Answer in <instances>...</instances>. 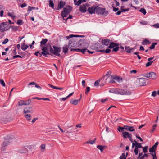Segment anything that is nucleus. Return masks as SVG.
Returning <instances> with one entry per match:
<instances>
[{
  "instance_id": "nucleus-10",
  "label": "nucleus",
  "mask_w": 159,
  "mask_h": 159,
  "mask_svg": "<svg viewBox=\"0 0 159 159\" xmlns=\"http://www.w3.org/2000/svg\"><path fill=\"white\" fill-rule=\"evenodd\" d=\"M158 144V142H156L154 145H153L152 147L150 148L149 149V152L151 153H155V152L156 149L157 148Z\"/></svg>"
},
{
  "instance_id": "nucleus-61",
  "label": "nucleus",
  "mask_w": 159,
  "mask_h": 159,
  "mask_svg": "<svg viewBox=\"0 0 159 159\" xmlns=\"http://www.w3.org/2000/svg\"><path fill=\"white\" fill-rule=\"evenodd\" d=\"M49 86L51 88H52L53 89H57V87L53 86L51 84H49Z\"/></svg>"
},
{
  "instance_id": "nucleus-37",
  "label": "nucleus",
  "mask_w": 159,
  "mask_h": 159,
  "mask_svg": "<svg viewBox=\"0 0 159 159\" xmlns=\"http://www.w3.org/2000/svg\"><path fill=\"white\" fill-rule=\"evenodd\" d=\"M98 51L102 52H105L107 53H108L111 52V50L109 49H107L105 51L104 50H99Z\"/></svg>"
},
{
  "instance_id": "nucleus-15",
  "label": "nucleus",
  "mask_w": 159,
  "mask_h": 159,
  "mask_svg": "<svg viewBox=\"0 0 159 159\" xmlns=\"http://www.w3.org/2000/svg\"><path fill=\"white\" fill-rule=\"evenodd\" d=\"M111 42V40L108 39H105L102 41V44L106 46H108L110 44Z\"/></svg>"
},
{
  "instance_id": "nucleus-25",
  "label": "nucleus",
  "mask_w": 159,
  "mask_h": 159,
  "mask_svg": "<svg viewBox=\"0 0 159 159\" xmlns=\"http://www.w3.org/2000/svg\"><path fill=\"white\" fill-rule=\"evenodd\" d=\"M117 46L118 45L117 44L113 42H111L110 44V45L108 47V48H112Z\"/></svg>"
},
{
  "instance_id": "nucleus-28",
  "label": "nucleus",
  "mask_w": 159,
  "mask_h": 159,
  "mask_svg": "<svg viewBox=\"0 0 159 159\" xmlns=\"http://www.w3.org/2000/svg\"><path fill=\"white\" fill-rule=\"evenodd\" d=\"M150 43V42L148 39H145L142 43V45H146L147 44H149Z\"/></svg>"
},
{
  "instance_id": "nucleus-46",
  "label": "nucleus",
  "mask_w": 159,
  "mask_h": 159,
  "mask_svg": "<svg viewBox=\"0 0 159 159\" xmlns=\"http://www.w3.org/2000/svg\"><path fill=\"white\" fill-rule=\"evenodd\" d=\"M8 15L11 17L13 19H14L16 17V16L14 14V13H11L9 12L7 14Z\"/></svg>"
},
{
  "instance_id": "nucleus-62",
  "label": "nucleus",
  "mask_w": 159,
  "mask_h": 159,
  "mask_svg": "<svg viewBox=\"0 0 159 159\" xmlns=\"http://www.w3.org/2000/svg\"><path fill=\"white\" fill-rule=\"evenodd\" d=\"M17 57L22 58V57L19 55H16L13 56V58L15 59Z\"/></svg>"
},
{
  "instance_id": "nucleus-33",
  "label": "nucleus",
  "mask_w": 159,
  "mask_h": 159,
  "mask_svg": "<svg viewBox=\"0 0 159 159\" xmlns=\"http://www.w3.org/2000/svg\"><path fill=\"white\" fill-rule=\"evenodd\" d=\"M115 80L119 83L122 82V79L121 78L116 76H115Z\"/></svg>"
},
{
  "instance_id": "nucleus-1",
  "label": "nucleus",
  "mask_w": 159,
  "mask_h": 159,
  "mask_svg": "<svg viewBox=\"0 0 159 159\" xmlns=\"http://www.w3.org/2000/svg\"><path fill=\"white\" fill-rule=\"evenodd\" d=\"M96 13L98 15H102L103 16H106L108 14V12L104 8H101L98 7H96Z\"/></svg>"
},
{
  "instance_id": "nucleus-12",
  "label": "nucleus",
  "mask_w": 159,
  "mask_h": 159,
  "mask_svg": "<svg viewBox=\"0 0 159 159\" xmlns=\"http://www.w3.org/2000/svg\"><path fill=\"white\" fill-rule=\"evenodd\" d=\"M96 7L95 6H92L88 8L87 11L90 14H92L96 12Z\"/></svg>"
},
{
  "instance_id": "nucleus-55",
  "label": "nucleus",
  "mask_w": 159,
  "mask_h": 159,
  "mask_svg": "<svg viewBox=\"0 0 159 159\" xmlns=\"http://www.w3.org/2000/svg\"><path fill=\"white\" fill-rule=\"evenodd\" d=\"M31 100L30 99H29L27 101H26L25 102V105H28L30 104V103L31 102Z\"/></svg>"
},
{
  "instance_id": "nucleus-24",
  "label": "nucleus",
  "mask_w": 159,
  "mask_h": 159,
  "mask_svg": "<svg viewBox=\"0 0 159 159\" xmlns=\"http://www.w3.org/2000/svg\"><path fill=\"white\" fill-rule=\"evenodd\" d=\"M19 152L22 153H25L28 152V150L25 147L19 150Z\"/></svg>"
},
{
  "instance_id": "nucleus-50",
  "label": "nucleus",
  "mask_w": 159,
  "mask_h": 159,
  "mask_svg": "<svg viewBox=\"0 0 159 159\" xmlns=\"http://www.w3.org/2000/svg\"><path fill=\"white\" fill-rule=\"evenodd\" d=\"M35 9V7H31V6H29L28 7V11H30L32 10H33Z\"/></svg>"
},
{
  "instance_id": "nucleus-40",
  "label": "nucleus",
  "mask_w": 159,
  "mask_h": 159,
  "mask_svg": "<svg viewBox=\"0 0 159 159\" xmlns=\"http://www.w3.org/2000/svg\"><path fill=\"white\" fill-rule=\"evenodd\" d=\"M102 79L103 78H102L96 81L94 84V85L96 86H98L99 85V82H100V80Z\"/></svg>"
},
{
  "instance_id": "nucleus-58",
  "label": "nucleus",
  "mask_w": 159,
  "mask_h": 159,
  "mask_svg": "<svg viewBox=\"0 0 159 159\" xmlns=\"http://www.w3.org/2000/svg\"><path fill=\"white\" fill-rule=\"evenodd\" d=\"M115 48H114L113 50L112 51L113 52H117L118 51L119 49V47L117 46H116V47H115Z\"/></svg>"
},
{
  "instance_id": "nucleus-41",
  "label": "nucleus",
  "mask_w": 159,
  "mask_h": 159,
  "mask_svg": "<svg viewBox=\"0 0 159 159\" xmlns=\"http://www.w3.org/2000/svg\"><path fill=\"white\" fill-rule=\"evenodd\" d=\"M139 11L142 13L144 15H145L146 13V10L144 8H142Z\"/></svg>"
},
{
  "instance_id": "nucleus-49",
  "label": "nucleus",
  "mask_w": 159,
  "mask_h": 159,
  "mask_svg": "<svg viewBox=\"0 0 159 159\" xmlns=\"http://www.w3.org/2000/svg\"><path fill=\"white\" fill-rule=\"evenodd\" d=\"M153 61H149V62L147 63L145 65L146 67H148L149 66H150L153 63Z\"/></svg>"
},
{
  "instance_id": "nucleus-7",
  "label": "nucleus",
  "mask_w": 159,
  "mask_h": 159,
  "mask_svg": "<svg viewBox=\"0 0 159 159\" xmlns=\"http://www.w3.org/2000/svg\"><path fill=\"white\" fill-rule=\"evenodd\" d=\"M145 77L150 79H155L157 78V75L154 72H151L146 74Z\"/></svg>"
},
{
  "instance_id": "nucleus-54",
  "label": "nucleus",
  "mask_w": 159,
  "mask_h": 159,
  "mask_svg": "<svg viewBox=\"0 0 159 159\" xmlns=\"http://www.w3.org/2000/svg\"><path fill=\"white\" fill-rule=\"evenodd\" d=\"M23 21L22 20H17V23L18 25H22L23 24Z\"/></svg>"
},
{
  "instance_id": "nucleus-14",
  "label": "nucleus",
  "mask_w": 159,
  "mask_h": 159,
  "mask_svg": "<svg viewBox=\"0 0 159 159\" xmlns=\"http://www.w3.org/2000/svg\"><path fill=\"white\" fill-rule=\"evenodd\" d=\"M5 140H6L10 142L11 141L15 139V137L11 135H8L4 137Z\"/></svg>"
},
{
  "instance_id": "nucleus-53",
  "label": "nucleus",
  "mask_w": 159,
  "mask_h": 159,
  "mask_svg": "<svg viewBox=\"0 0 159 159\" xmlns=\"http://www.w3.org/2000/svg\"><path fill=\"white\" fill-rule=\"evenodd\" d=\"M123 7H121V10L122 12L128 11H129V8L125 9H123Z\"/></svg>"
},
{
  "instance_id": "nucleus-43",
  "label": "nucleus",
  "mask_w": 159,
  "mask_h": 159,
  "mask_svg": "<svg viewBox=\"0 0 159 159\" xmlns=\"http://www.w3.org/2000/svg\"><path fill=\"white\" fill-rule=\"evenodd\" d=\"M157 44V43H152V45L149 47V48L151 49H153L155 48V46Z\"/></svg>"
},
{
  "instance_id": "nucleus-35",
  "label": "nucleus",
  "mask_w": 159,
  "mask_h": 159,
  "mask_svg": "<svg viewBox=\"0 0 159 159\" xmlns=\"http://www.w3.org/2000/svg\"><path fill=\"white\" fill-rule=\"evenodd\" d=\"M72 39H71L70 40L69 42V44L68 45V47L69 48H71L73 46V42L72 40Z\"/></svg>"
},
{
  "instance_id": "nucleus-64",
  "label": "nucleus",
  "mask_w": 159,
  "mask_h": 159,
  "mask_svg": "<svg viewBox=\"0 0 159 159\" xmlns=\"http://www.w3.org/2000/svg\"><path fill=\"white\" fill-rule=\"evenodd\" d=\"M140 24L143 25H146L147 24V23L146 21H142L140 22Z\"/></svg>"
},
{
  "instance_id": "nucleus-45",
  "label": "nucleus",
  "mask_w": 159,
  "mask_h": 159,
  "mask_svg": "<svg viewBox=\"0 0 159 159\" xmlns=\"http://www.w3.org/2000/svg\"><path fill=\"white\" fill-rule=\"evenodd\" d=\"M45 146L46 145L44 144H43L41 145V146H40V148L42 150V151L43 152L44 151L45 149Z\"/></svg>"
},
{
  "instance_id": "nucleus-16",
  "label": "nucleus",
  "mask_w": 159,
  "mask_h": 159,
  "mask_svg": "<svg viewBox=\"0 0 159 159\" xmlns=\"http://www.w3.org/2000/svg\"><path fill=\"white\" fill-rule=\"evenodd\" d=\"M87 6V5L86 4H84L83 5L81 6L80 7V11L83 13L85 12L87 10L86 7Z\"/></svg>"
},
{
  "instance_id": "nucleus-17",
  "label": "nucleus",
  "mask_w": 159,
  "mask_h": 159,
  "mask_svg": "<svg viewBox=\"0 0 159 159\" xmlns=\"http://www.w3.org/2000/svg\"><path fill=\"white\" fill-rule=\"evenodd\" d=\"M65 5V3L62 0H61L60 1L59 3L58 4V7L57 9V10H59V9L62 8L64 7Z\"/></svg>"
},
{
  "instance_id": "nucleus-60",
  "label": "nucleus",
  "mask_w": 159,
  "mask_h": 159,
  "mask_svg": "<svg viewBox=\"0 0 159 159\" xmlns=\"http://www.w3.org/2000/svg\"><path fill=\"white\" fill-rule=\"evenodd\" d=\"M72 15H69V16L68 17H67L66 19V20H65V21H64V23H66V21L68 19H72Z\"/></svg>"
},
{
  "instance_id": "nucleus-29",
  "label": "nucleus",
  "mask_w": 159,
  "mask_h": 159,
  "mask_svg": "<svg viewBox=\"0 0 159 159\" xmlns=\"http://www.w3.org/2000/svg\"><path fill=\"white\" fill-rule=\"evenodd\" d=\"M29 46L28 45L25 44L24 43L21 44V48L23 51L25 50Z\"/></svg>"
},
{
  "instance_id": "nucleus-52",
  "label": "nucleus",
  "mask_w": 159,
  "mask_h": 159,
  "mask_svg": "<svg viewBox=\"0 0 159 159\" xmlns=\"http://www.w3.org/2000/svg\"><path fill=\"white\" fill-rule=\"evenodd\" d=\"M111 71H108L107 73H106V74L104 75H103L102 77V78H104L105 76H108V75H110L111 74Z\"/></svg>"
},
{
  "instance_id": "nucleus-57",
  "label": "nucleus",
  "mask_w": 159,
  "mask_h": 159,
  "mask_svg": "<svg viewBox=\"0 0 159 159\" xmlns=\"http://www.w3.org/2000/svg\"><path fill=\"white\" fill-rule=\"evenodd\" d=\"M90 88L89 87H87L86 89V91L85 92L86 94H87L90 91Z\"/></svg>"
},
{
  "instance_id": "nucleus-36",
  "label": "nucleus",
  "mask_w": 159,
  "mask_h": 159,
  "mask_svg": "<svg viewBox=\"0 0 159 159\" xmlns=\"http://www.w3.org/2000/svg\"><path fill=\"white\" fill-rule=\"evenodd\" d=\"M63 48V52L66 53L68 51V48L67 45H65L62 48Z\"/></svg>"
},
{
  "instance_id": "nucleus-32",
  "label": "nucleus",
  "mask_w": 159,
  "mask_h": 159,
  "mask_svg": "<svg viewBox=\"0 0 159 159\" xmlns=\"http://www.w3.org/2000/svg\"><path fill=\"white\" fill-rule=\"evenodd\" d=\"M74 0L75 2V5H77L78 6L80 5V4H81L82 2H85V0H79L76 3H75V2L76 1V0Z\"/></svg>"
},
{
  "instance_id": "nucleus-22",
  "label": "nucleus",
  "mask_w": 159,
  "mask_h": 159,
  "mask_svg": "<svg viewBox=\"0 0 159 159\" xmlns=\"http://www.w3.org/2000/svg\"><path fill=\"white\" fill-rule=\"evenodd\" d=\"M31 108L30 107L25 108L23 111L24 113L26 114L27 113H31V111L30 110Z\"/></svg>"
},
{
  "instance_id": "nucleus-51",
  "label": "nucleus",
  "mask_w": 159,
  "mask_h": 159,
  "mask_svg": "<svg viewBox=\"0 0 159 159\" xmlns=\"http://www.w3.org/2000/svg\"><path fill=\"white\" fill-rule=\"evenodd\" d=\"M157 94V92L156 91H153L152 92V96L153 97H155L156 96Z\"/></svg>"
},
{
  "instance_id": "nucleus-2",
  "label": "nucleus",
  "mask_w": 159,
  "mask_h": 159,
  "mask_svg": "<svg viewBox=\"0 0 159 159\" xmlns=\"http://www.w3.org/2000/svg\"><path fill=\"white\" fill-rule=\"evenodd\" d=\"M72 8L70 6H67L66 7L64 8L63 11H62L61 13V15L64 20H65V17H66L70 13L72 10Z\"/></svg>"
},
{
  "instance_id": "nucleus-6",
  "label": "nucleus",
  "mask_w": 159,
  "mask_h": 159,
  "mask_svg": "<svg viewBox=\"0 0 159 159\" xmlns=\"http://www.w3.org/2000/svg\"><path fill=\"white\" fill-rule=\"evenodd\" d=\"M0 28L1 31L3 32L8 30L10 29V27L7 22H4L1 24Z\"/></svg>"
},
{
  "instance_id": "nucleus-9",
  "label": "nucleus",
  "mask_w": 159,
  "mask_h": 159,
  "mask_svg": "<svg viewBox=\"0 0 159 159\" xmlns=\"http://www.w3.org/2000/svg\"><path fill=\"white\" fill-rule=\"evenodd\" d=\"M125 129L127 131H129V126L125 125L123 127H121L120 126H118L117 128L118 130L120 132L122 131H125L124 130Z\"/></svg>"
},
{
  "instance_id": "nucleus-11",
  "label": "nucleus",
  "mask_w": 159,
  "mask_h": 159,
  "mask_svg": "<svg viewBox=\"0 0 159 159\" xmlns=\"http://www.w3.org/2000/svg\"><path fill=\"white\" fill-rule=\"evenodd\" d=\"M115 78V76L110 75L107 77L105 80H108V82L110 83H114L115 81L114 80Z\"/></svg>"
},
{
  "instance_id": "nucleus-21",
  "label": "nucleus",
  "mask_w": 159,
  "mask_h": 159,
  "mask_svg": "<svg viewBox=\"0 0 159 159\" xmlns=\"http://www.w3.org/2000/svg\"><path fill=\"white\" fill-rule=\"evenodd\" d=\"M128 155V153L127 152H125L124 153H122L121 156L120 157V159H126Z\"/></svg>"
},
{
  "instance_id": "nucleus-4",
  "label": "nucleus",
  "mask_w": 159,
  "mask_h": 159,
  "mask_svg": "<svg viewBox=\"0 0 159 159\" xmlns=\"http://www.w3.org/2000/svg\"><path fill=\"white\" fill-rule=\"evenodd\" d=\"M135 143H132V147H134L135 146V149L134 150V152L135 153L136 155H137L138 154L139 152V148H142L143 147L141 145V144L139 143H138L136 141H135Z\"/></svg>"
},
{
  "instance_id": "nucleus-3",
  "label": "nucleus",
  "mask_w": 159,
  "mask_h": 159,
  "mask_svg": "<svg viewBox=\"0 0 159 159\" xmlns=\"http://www.w3.org/2000/svg\"><path fill=\"white\" fill-rule=\"evenodd\" d=\"M49 51L51 53L56 56H60L59 52L61 51V48L57 46L50 47Z\"/></svg>"
},
{
  "instance_id": "nucleus-19",
  "label": "nucleus",
  "mask_w": 159,
  "mask_h": 159,
  "mask_svg": "<svg viewBox=\"0 0 159 159\" xmlns=\"http://www.w3.org/2000/svg\"><path fill=\"white\" fill-rule=\"evenodd\" d=\"M80 99L78 100L72 99L70 101V103L74 105H76L78 104Z\"/></svg>"
},
{
  "instance_id": "nucleus-26",
  "label": "nucleus",
  "mask_w": 159,
  "mask_h": 159,
  "mask_svg": "<svg viewBox=\"0 0 159 159\" xmlns=\"http://www.w3.org/2000/svg\"><path fill=\"white\" fill-rule=\"evenodd\" d=\"M48 40L46 39H43L42 41L40 42V44H41V47H43V45H44L45 43H46L48 41Z\"/></svg>"
},
{
  "instance_id": "nucleus-47",
  "label": "nucleus",
  "mask_w": 159,
  "mask_h": 159,
  "mask_svg": "<svg viewBox=\"0 0 159 159\" xmlns=\"http://www.w3.org/2000/svg\"><path fill=\"white\" fill-rule=\"evenodd\" d=\"M0 83L2 85L3 87H5V84L4 81V80L2 79H0Z\"/></svg>"
},
{
  "instance_id": "nucleus-59",
  "label": "nucleus",
  "mask_w": 159,
  "mask_h": 159,
  "mask_svg": "<svg viewBox=\"0 0 159 159\" xmlns=\"http://www.w3.org/2000/svg\"><path fill=\"white\" fill-rule=\"evenodd\" d=\"M137 72V71L136 70H133L130 71V73L132 74H136Z\"/></svg>"
},
{
  "instance_id": "nucleus-13",
  "label": "nucleus",
  "mask_w": 159,
  "mask_h": 159,
  "mask_svg": "<svg viewBox=\"0 0 159 159\" xmlns=\"http://www.w3.org/2000/svg\"><path fill=\"white\" fill-rule=\"evenodd\" d=\"M43 48L42 50L43 51L42 52V53L45 57H47V55L49 54V52L47 47H42Z\"/></svg>"
},
{
  "instance_id": "nucleus-23",
  "label": "nucleus",
  "mask_w": 159,
  "mask_h": 159,
  "mask_svg": "<svg viewBox=\"0 0 159 159\" xmlns=\"http://www.w3.org/2000/svg\"><path fill=\"white\" fill-rule=\"evenodd\" d=\"M123 136L125 139L129 138V133L126 131H122Z\"/></svg>"
},
{
  "instance_id": "nucleus-56",
  "label": "nucleus",
  "mask_w": 159,
  "mask_h": 159,
  "mask_svg": "<svg viewBox=\"0 0 159 159\" xmlns=\"http://www.w3.org/2000/svg\"><path fill=\"white\" fill-rule=\"evenodd\" d=\"M8 39H5L2 42V44H6L8 42Z\"/></svg>"
},
{
  "instance_id": "nucleus-63",
  "label": "nucleus",
  "mask_w": 159,
  "mask_h": 159,
  "mask_svg": "<svg viewBox=\"0 0 159 159\" xmlns=\"http://www.w3.org/2000/svg\"><path fill=\"white\" fill-rule=\"evenodd\" d=\"M135 131L133 127L130 126V132H134Z\"/></svg>"
},
{
  "instance_id": "nucleus-8",
  "label": "nucleus",
  "mask_w": 159,
  "mask_h": 159,
  "mask_svg": "<svg viewBox=\"0 0 159 159\" xmlns=\"http://www.w3.org/2000/svg\"><path fill=\"white\" fill-rule=\"evenodd\" d=\"M117 94L126 95L128 94L129 91L126 90L125 89H117Z\"/></svg>"
},
{
  "instance_id": "nucleus-5",
  "label": "nucleus",
  "mask_w": 159,
  "mask_h": 159,
  "mask_svg": "<svg viewBox=\"0 0 159 159\" xmlns=\"http://www.w3.org/2000/svg\"><path fill=\"white\" fill-rule=\"evenodd\" d=\"M147 79L141 78L136 80V85L138 86H142L146 85V80Z\"/></svg>"
},
{
  "instance_id": "nucleus-48",
  "label": "nucleus",
  "mask_w": 159,
  "mask_h": 159,
  "mask_svg": "<svg viewBox=\"0 0 159 159\" xmlns=\"http://www.w3.org/2000/svg\"><path fill=\"white\" fill-rule=\"evenodd\" d=\"M157 126V125L156 124H155L153 125L152 127V128L151 130V132H153L154 131Z\"/></svg>"
},
{
  "instance_id": "nucleus-27",
  "label": "nucleus",
  "mask_w": 159,
  "mask_h": 159,
  "mask_svg": "<svg viewBox=\"0 0 159 159\" xmlns=\"http://www.w3.org/2000/svg\"><path fill=\"white\" fill-rule=\"evenodd\" d=\"M96 140V138H95V139L93 140L89 139L85 142V144H93L95 143Z\"/></svg>"
},
{
  "instance_id": "nucleus-30",
  "label": "nucleus",
  "mask_w": 159,
  "mask_h": 159,
  "mask_svg": "<svg viewBox=\"0 0 159 159\" xmlns=\"http://www.w3.org/2000/svg\"><path fill=\"white\" fill-rule=\"evenodd\" d=\"M24 117L27 120H30L31 118V116L30 114H26L24 115Z\"/></svg>"
},
{
  "instance_id": "nucleus-18",
  "label": "nucleus",
  "mask_w": 159,
  "mask_h": 159,
  "mask_svg": "<svg viewBox=\"0 0 159 159\" xmlns=\"http://www.w3.org/2000/svg\"><path fill=\"white\" fill-rule=\"evenodd\" d=\"M31 85H35V87L39 89L40 90L42 89V88L38 84H37L35 82H32L29 83L28 84V86H30Z\"/></svg>"
},
{
  "instance_id": "nucleus-34",
  "label": "nucleus",
  "mask_w": 159,
  "mask_h": 159,
  "mask_svg": "<svg viewBox=\"0 0 159 159\" xmlns=\"http://www.w3.org/2000/svg\"><path fill=\"white\" fill-rule=\"evenodd\" d=\"M97 148L100 150L101 152H102L103 149L105 148V146L101 145H98L97 147Z\"/></svg>"
},
{
  "instance_id": "nucleus-39",
  "label": "nucleus",
  "mask_w": 159,
  "mask_h": 159,
  "mask_svg": "<svg viewBox=\"0 0 159 159\" xmlns=\"http://www.w3.org/2000/svg\"><path fill=\"white\" fill-rule=\"evenodd\" d=\"M9 143L7 141L5 140V141H4L3 143L2 144V147H5V146H7L8 144H9Z\"/></svg>"
},
{
  "instance_id": "nucleus-20",
  "label": "nucleus",
  "mask_w": 159,
  "mask_h": 159,
  "mask_svg": "<svg viewBox=\"0 0 159 159\" xmlns=\"http://www.w3.org/2000/svg\"><path fill=\"white\" fill-rule=\"evenodd\" d=\"M84 37V35H73V34H71V35H69V36H67L66 37V38L67 39H70V38H73V37Z\"/></svg>"
},
{
  "instance_id": "nucleus-44",
  "label": "nucleus",
  "mask_w": 159,
  "mask_h": 159,
  "mask_svg": "<svg viewBox=\"0 0 159 159\" xmlns=\"http://www.w3.org/2000/svg\"><path fill=\"white\" fill-rule=\"evenodd\" d=\"M19 106L25 105V102L23 100H21L18 102Z\"/></svg>"
},
{
  "instance_id": "nucleus-31",
  "label": "nucleus",
  "mask_w": 159,
  "mask_h": 159,
  "mask_svg": "<svg viewBox=\"0 0 159 159\" xmlns=\"http://www.w3.org/2000/svg\"><path fill=\"white\" fill-rule=\"evenodd\" d=\"M109 92L117 94V89H111Z\"/></svg>"
},
{
  "instance_id": "nucleus-42",
  "label": "nucleus",
  "mask_w": 159,
  "mask_h": 159,
  "mask_svg": "<svg viewBox=\"0 0 159 159\" xmlns=\"http://www.w3.org/2000/svg\"><path fill=\"white\" fill-rule=\"evenodd\" d=\"M148 148V146H145L144 147H143L142 148L143 149V152L147 153L148 152L147 149Z\"/></svg>"
},
{
  "instance_id": "nucleus-38",
  "label": "nucleus",
  "mask_w": 159,
  "mask_h": 159,
  "mask_svg": "<svg viewBox=\"0 0 159 159\" xmlns=\"http://www.w3.org/2000/svg\"><path fill=\"white\" fill-rule=\"evenodd\" d=\"M49 6L51 7L52 8H54V4L53 3V1L52 0H49Z\"/></svg>"
}]
</instances>
